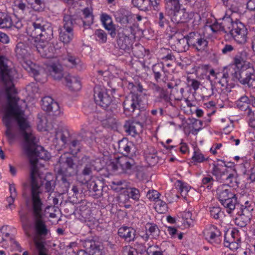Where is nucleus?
<instances>
[{"instance_id":"49530a36","label":"nucleus","mask_w":255,"mask_h":255,"mask_svg":"<svg viewBox=\"0 0 255 255\" xmlns=\"http://www.w3.org/2000/svg\"><path fill=\"white\" fill-rule=\"evenodd\" d=\"M228 168L226 166L214 163L213 164L212 173L219 179H221L224 177L225 171Z\"/></svg>"},{"instance_id":"4c0bfd02","label":"nucleus","mask_w":255,"mask_h":255,"mask_svg":"<svg viewBox=\"0 0 255 255\" xmlns=\"http://www.w3.org/2000/svg\"><path fill=\"white\" fill-rule=\"evenodd\" d=\"M255 204L251 201H247L244 204L239 205L237 203L236 207H240V213L252 216V212L254 209Z\"/></svg>"},{"instance_id":"bf43d9fd","label":"nucleus","mask_w":255,"mask_h":255,"mask_svg":"<svg viewBox=\"0 0 255 255\" xmlns=\"http://www.w3.org/2000/svg\"><path fill=\"white\" fill-rule=\"evenodd\" d=\"M155 205V209L158 213L163 214L167 211V205L164 201L160 199L157 200Z\"/></svg>"},{"instance_id":"9b49d317","label":"nucleus","mask_w":255,"mask_h":255,"mask_svg":"<svg viewBox=\"0 0 255 255\" xmlns=\"http://www.w3.org/2000/svg\"><path fill=\"white\" fill-rule=\"evenodd\" d=\"M34 231L33 242L35 247L38 245H45V237L49 233L45 222L41 217H34Z\"/></svg>"},{"instance_id":"a878e982","label":"nucleus","mask_w":255,"mask_h":255,"mask_svg":"<svg viewBox=\"0 0 255 255\" xmlns=\"http://www.w3.org/2000/svg\"><path fill=\"white\" fill-rule=\"evenodd\" d=\"M81 164H84V167L82 171V174L84 176H90L92 175L93 170H97V166L95 165L96 161L91 159L87 156H84L80 160Z\"/></svg>"},{"instance_id":"2eb2a0df","label":"nucleus","mask_w":255,"mask_h":255,"mask_svg":"<svg viewBox=\"0 0 255 255\" xmlns=\"http://www.w3.org/2000/svg\"><path fill=\"white\" fill-rule=\"evenodd\" d=\"M141 102L139 94H131L127 97L123 103L125 114L131 116L135 111H139Z\"/></svg>"},{"instance_id":"603ef678","label":"nucleus","mask_w":255,"mask_h":255,"mask_svg":"<svg viewBox=\"0 0 255 255\" xmlns=\"http://www.w3.org/2000/svg\"><path fill=\"white\" fill-rule=\"evenodd\" d=\"M12 25V20L10 17L7 14L0 12V27L9 28Z\"/></svg>"},{"instance_id":"7c9ffc66","label":"nucleus","mask_w":255,"mask_h":255,"mask_svg":"<svg viewBox=\"0 0 255 255\" xmlns=\"http://www.w3.org/2000/svg\"><path fill=\"white\" fill-rule=\"evenodd\" d=\"M119 236L128 242L133 241L136 236V231L131 227L124 226L118 230Z\"/></svg>"},{"instance_id":"39448f33","label":"nucleus","mask_w":255,"mask_h":255,"mask_svg":"<svg viewBox=\"0 0 255 255\" xmlns=\"http://www.w3.org/2000/svg\"><path fill=\"white\" fill-rule=\"evenodd\" d=\"M234 80H237L243 85L253 86L255 83V69L253 64H247L242 68L235 69L229 68Z\"/></svg>"},{"instance_id":"13d9d810","label":"nucleus","mask_w":255,"mask_h":255,"mask_svg":"<svg viewBox=\"0 0 255 255\" xmlns=\"http://www.w3.org/2000/svg\"><path fill=\"white\" fill-rule=\"evenodd\" d=\"M156 18L157 23L160 28H163L168 24L169 21L163 12H160L156 16Z\"/></svg>"},{"instance_id":"f704fd0d","label":"nucleus","mask_w":255,"mask_h":255,"mask_svg":"<svg viewBox=\"0 0 255 255\" xmlns=\"http://www.w3.org/2000/svg\"><path fill=\"white\" fill-rule=\"evenodd\" d=\"M2 123L6 128L5 134L9 142H12L15 138V134L12 131V124L10 120L8 119V116L6 117L3 115L2 117Z\"/></svg>"},{"instance_id":"a19ab883","label":"nucleus","mask_w":255,"mask_h":255,"mask_svg":"<svg viewBox=\"0 0 255 255\" xmlns=\"http://www.w3.org/2000/svg\"><path fill=\"white\" fill-rule=\"evenodd\" d=\"M84 18L82 19L83 26L86 28L87 26H90L93 23L94 16L92 11L88 8H85L83 11Z\"/></svg>"},{"instance_id":"f03ea898","label":"nucleus","mask_w":255,"mask_h":255,"mask_svg":"<svg viewBox=\"0 0 255 255\" xmlns=\"http://www.w3.org/2000/svg\"><path fill=\"white\" fill-rule=\"evenodd\" d=\"M5 86V91L6 93L7 104L4 107V116L5 117L8 116V119L12 124V120L14 118L17 122L19 129L22 132L24 143H25V135L28 134V136H35L32 132L26 131V129L29 127L26 120L23 118L24 112L21 110L20 107L18 105L19 98L16 97L15 94L16 93V89L14 87L13 82L10 85Z\"/></svg>"},{"instance_id":"4be33fe9","label":"nucleus","mask_w":255,"mask_h":255,"mask_svg":"<svg viewBox=\"0 0 255 255\" xmlns=\"http://www.w3.org/2000/svg\"><path fill=\"white\" fill-rule=\"evenodd\" d=\"M61 63L66 67L75 68L79 71L86 68V66L79 58L70 54H68L65 58H63Z\"/></svg>"},{"instance_id":"de8ad7c7","label":"nucleus","mask_w":255,"mask_h":255,"mask_svg":"<svg viewBox=\"0 0 255 255\" xmlns=\"http://www.w3.org/2000/svg\"><path fill=\"white\" fill-rule=\"evenodd\" d=\"M27 3L30 5L31 8L35 11H41L45 7L44 0H25Z\"/></svg>"},{"instance_id":"1a4fd4ad","label":"nucleus","mask_w":255,"mask_h":255,"mask_svg":"<svg viewBox=\"0 0 255 255\" xmlns=\"http://www.w3.org/2000/svg\"><path fill=\"white\" fill-rule=\"evenodd\" d=\"M136 163L133 159L124 156L117 158L111 163L110 167L113 171L121 170L120 172L131 174L134 172Z\"/></svg>"},{"instance_id":"8fccbe9b","label":"nucleus","mask_w":255,"mask_h":255,"mask_svg":"<svg viewBox=\"0 0 255 255\" xmlns=\"http://www.w3.org/2000/svg\"><path fill=\"white\" fill-rule=\"evenodd\" d=\"M128 183L125 180H115L111 182V188L113 190L120 192L127 188Z\"/></svg>"},{"instance_id":"bb28decb","label":"nucleus","mask_w":255,"mask_h":255,"mask_svg":"<svg viewBox=\"0 0 255 255\" xmlns=\"http://www.w3.org/2000/svg\"><path fill=\"white\" fill-rule=\"evenodd\" d=\"M124 128L128 134L134 137L142 131V125L140 122L128 121L124 125Z\"/></svg>"},{"instance_id":"680f3d73","label":"nucleus","mask_w":255,"mask_h":255,"mask_svg":"<svg viewBox=\"0 0 255 255\" xmlns=\"http://www.w3.org/2000/svg\"><path fill=\"white\" fill-rule=\"evenodd\" d=\"M95 38L100 43H104L107 41V33L102 29H97L95 32Z\"/></svg>"},{"instance_id":"79ce46f5","label":"nucleus","mask_w":255,"mask_h":255,"mask_svg":"<svg viewBox=\"0 0 255 255\" xmlns=\"http://www.w3.org/2000/svg\"><path fill=\"white\" fill-rule=\"evenodd\" d=\"M127 192L128 197L125 199L126 202V200L128 201L129 198L132 199L135 201H139L140 197V193L137 188L133 187H127Z\"/></svg>"},{"instance_id":"412c9836","label":"nucleus","mask_w":255,"mask_h":255,"mask_svg":"<svg viewBox=\"0 0 255 255\" xmlns=\"http://www.w3.org/2000/svg\"><path fill=\"white\" fill-rule=\"evenodd\" d=\"M37 180L39 187L44 183V188L46 192L52 193L55 186L54 177L50 173L47 174L44 178L39 173V176H37Z\"/></svg>"},{"instance_id":"0eeeda50","label":"nucleus","mask_w":255,"mask_h":255,"mask_svg":"<svg viewBox=\"0 0 255 255\" xmlns=\"http://www.w3.org/2000/svg\"><path fill=\"white\" fill-rule=\"evenodd\" d=\"M33 170H34L33 169ZM31 179V196L32 202V213L34 217H41L43 208V203L39 196L41 193L39 185L38 184L37 178H35L34 171H32Z\"/></svg>"},{"instance_id":"58836bf2","label":"nucleus","mask_w":255,"mask_h":255,"mask_svg":"<svg viewBox=\"0 0 255 255\" xmlns=\"http://www.w3.org/2000/svg\"><path fill=\"white\" fill-rule=\"evenodd\" d=\"M89 247L87 248V250L90 255H104L103 253V247L99 244L96 243L95 242H90L88 243Z\"/></svg>"},{"instance_id":"c03bdc74","label":"nucleus","mask_w":255,"mask_h":255,"mask_svg":"<svg viewBox=\"0 0 255 255\" xmlns=\"http://www.w3.org/2000/svg\"><path fill=\"white\" fill-rule=\"evenodd\" d=\"M125 25H122L123 27L119 29L118 35L127 36L129 37L131 35H134L135 32L134 29L133 27V23Z\"/></svg>"},{"instance_id":"f257e3e1","label":"nucleus","mask_w":255,"mask_h":255,"mask_svg":"<svg viewBox=\"0 0 255 255\" xmlns=\"http://www.w3.org/2000/svg\"><path fill=\"white\" fill-rule=\"evenodd\" d=\"M31 36L39 40L36 44L37 52L42 57L47 58L53 56L54 47L49 45L48 41L53 37L51 24L43 17L37 18L29 27Z\"/></svg>"},{"instance_id":"338daca9","label":"nucleus","mask_w":255,"mask_h":255,"mask_svg":"<svg viewBox=\"0 0 255 255\" xmlns=\"http://www.w3.org/2000/svg\"><path fill=\"white\" fill-rule=\"evenodd\" d=\"M187 83L188 87L192 88L195 91L199 89L200 85L199 81L194 79H191L189 77L187 78Z\"/></svg>"},{"instance_id":"6e6d98bb","label":"nucleus","mask_w":255,"mask_h":255,"mask_svg":"<svg viewBox=\"0 0 255 255\" xmlns=\"http://www.w3.org/2000/svg\"><path fill=\"white\" fill-rule=\"evenodd\" d=\"M7 226H3L0 228V243L11 240V237L10 234L7 232Z\"/></svg>"},{"instance_id":"ddd939ff","label":"nucleus","mask_w":255,"mask_h":255,"mask_svg":"<svg viewBox=\"0 0 255 255\" xmlns=\"http://www.w3.org/2000/svg\"><path fill=\"white\" fill-rule=\"evenodd\" d=\"M60 167L58 172L65 175L72 176L77 172L76 165L72 157L65 153L62 155L59 160Z\"/></svg>"},{"instance_id":"3c124183","label":"nucleus","mask_w":255,"mask_h":255,"mask_svg":"<svg viewBox=\"0 0 255 255\" xmlns=\"http://www.w3.org/2000/svg\"><path fill=\"white\" fill-rule=\"evenodd\" d=\"M128 87L130 90V95L138 94L137 92L142 93L145 90L142 85L137 82L135 83L129 82Z\"/></svg>"},{"instance_id":"423d86ee","label":"nucleus","mask_w":255,"mask_h":255,"mask_svg":"<svg viewBox=\"0 0 255 255\" xmlns=\"http://www.w3.org/2000/svg\"><path fill=\"white\" fill-rule=\"evenodd\" d=\"M0 41L3 43H8V36L0 32ZM0 81L6 86L12 84L13 81V71L7 64V59L3 56H0Z\"/></svg>"},{"instance_id":"20e7f679","label":"nucleus","mask_w":255,"mask_h":255,"mask_svg":"<svg viewBox=\"0 0 255 255\" xmlns=\"http://www.w3.org/2000/svg\"><path fill=\"white\" fill-rule=\"evenodd\" d=\"M217 198L221 204L226 208L229 214L233 213L235 210L237 203V197L232 192L231 188L223 184L219 186L217 189Z\"/></svg>"},{"instance_id":"c9c22d12","label":"nucleus","mask_w":255,"mask_h":255,"mask_svg":"<svg viewBox=\"0 0 255 255\" xmlns=\"http://www.w3.org/2000/svg\"><path fill=\"white\" fill-rule=\"evenodd\" d=\"M231 73L229 68H224L222 72H219L216 76L218 83L222 87L227 88L228 86V79Z\"/></svg>"},{"instance_id":"473e14b6","label":"nucleus","mask_w":255,"mask_h":255,"mask_svg":"<svg viewBox=\"0 0 255 255\" xmlns=\"http://www.w3.org/2000/svg\"><path fill=\"white\" fill-rule=\"evenodd\" d=\"M50 75L56 80H60L64 76L61 64L53 63L48 66Z\"/></svg>"},{"instance_id":"864d4df0","label":"nucleus","mask_w":255,"mask_h":255,"mask_svg":"<svg viewBox=\"0 0 255 255\" xmlns=\"http://www.w3.org/2000/svg\"><path fill=\"white\" fill-rule=\"evenodd\" d=\"M145 228L146 232L152 238H156L159 236L160 231L156 225L153 223H148L146 224Z\"/></svg>"},{"instance_id":"6ab92c4d","label":"nucleus","mask_w":255,"mask_h":255,"mask_svg":"<svg viewBox=\"0 0 255 255\" xmlns=\"http://www.w3.org/2000/svg\"><path fill=\"white\" fill-rule=\"evenodd\" d=\"M41 108L44 111H47L53 116H58L60 113L58 104L49 96L42 99Z\"/></svg>"},{"instance_id":"5fc2aeb1","label":"nucleus","mask_w":255,"mask_h":255,"mask_svg":"<svg viewBox=\"0 0 255 255\" xmlns=\"http://www.w3.org/2000/svg\"><path fill=\"white\" fill-rule=\"evenodd\" d=\"M152 71L154 74L156 72H163V75H164L162 79L163 82H165L167 80V73L168 71L165 69L164 65L162 63H159L154 65L152 67Z\"/></svg>"},{"instance_id":"37998d69","label":"nucleus","mask_w":255,"mask_h":255,"mask_svg":"<svg viewBox=\"0 0 255 255\" xmlns=\"http://www.w3.org/2000/svg\"><path fill=\"white\" fill-rule=\"evenodd\" d=\"M125 25H122L123 27L119 29L118 35L127 36L129 37L131 35H134L135 32L134 29L133 27V23Z\"/></svg>"},{"instance_id":"ea45409f","label":"nucleus","mask_w":255,"mask_h":255,"mask_svg":"<svg viewBox=\"0 0 255 255\" xmlns=\"http://www.w3.org/2000/svg\"><path fill=\"white\" fill-rule=\"evenodd\" d=\"M238 216L236 217V224L241 227H245L250 222L252 218V216H249L237 212Z\"/></svg>"},{"instance_id":"dca6fc26","label":"nucleus","mask_w":255,"mask_h":255,"mask_svg":"<svg viewBox=\"0 0 255 255\" xmlns=\"http://www.w3.org/2000/svg\"><path fill=\"white\" fill-rule=\"evenodd\" d=\"M206 240L214 246L220 244L221 242V233L218 228L213 225L207 227L204 231Z\"/></svg>"},{"instance_id":"c756f323","label":"nucleus","mask_w":255,"mask_h":255,"mask_svg":"<svg viewBox=\"0 0 255 255\" xmlns=\"http://www.w3.org/2000/svg\"><path fill=\"white\" fill-rule=\"evenodd\" d=\"M64 79L66 86L71 91H77L81 89V83L78 77L68 74L65 76Z\"/></svg>"},{"instance_id":"69168bd1","label":"nucleus","mask_w":255,"mask_h":255,"mask_svg":"<svg viewBox=\"0 0 255 255\" xmlns=\"http://www.w3.org/2000/svg\"><path fill=\"white\" fill-rule=\"evenodd\" d=\"M156 89L157 91H161L160 96H159L160 98L161 99L163 100V101L165 103H169L171 106H173L172 103L171 102V99H170V97L168 95L167 92L163 90V89H161L158 86H157L156 87Z\"/></svg>"},{"instance_id":"2f4dec72","label":"nucleus","mask_w":255,"mask_h":255,"mask_svg":"<svg viewBox=\"0 0 255 255\" xmlns=\"http://www.w3.org/2000/svg\"><path fill=\"white\" fill-rule=\"evenodd\" d=\"M101 19L105 28L109 31V34L112 38H114L116 35V32L111 17L106 13H103L101 15Z\"/></svg>"},{"instance_id":"393cba45","label":"nucleus","mask_w":255,"mask_h":255,"mask_svg":"<svg viewBox=\"0 0 255 255\" xmlns=\"http://www.w3.org/2000/svg\"><path fill=\"white\" fill-rule=\"evenodd\" d=\"M249 56V53L246 50L239 51L235 55L233 58V63L236 69L242 68L248 64H253L248 61Z\"/></svg>"},{"instance_id":"5701e85b","label":"nucleus","mask_w":255,"mask_h":255,"mask_svg":"<svg viewBox=\"0 0 255 255\" xmlns=\"http://www.w3.org/2000/svg\"><path fill=\"white\" fill-rule=\"evenodd\" d=\"M75 212L85 221H90L91 211L90 203L86 201H81L77 205Z\"/></svg>"},{"instance_id":"6e6552de","label":"nucleus","mask_w":255,"mask_h":255,"mask_svg":"<svg viewBox=\"0 0 255 255\" xmlns=\"http://www.w3.org/2000/svg\"><path fill=\"white\" fill-rule=\"evenodd\" d=\"M94 97L96 103L106 110L113 112L117 107V105L112 102V98L104 88L96 87Z\"/></svg>"},{"instance_id":"cd10ccee","label":"nucleus","mask_w":255,"mask_h":255,"mask_svg":"<svg viewBox=\"0 0 255 255\" xmlns=\"http://www.w3.org/2000/svg\"><path fill=\"white\" fill-rule=\"evenodd\" d=\"M134 146L132 142L129 141L127 138H123L118 142V151L124 156L134 152Z\"/></svg>"},{"instance_id":"9d476101","label":"nucleus","mask_w":255,"mask_h":255,"mask_svg":"<svg viewBox=\"0 0 255 255\" xmlns=\"http://www.w3.org/2000/svg\"><path fill=\"white\" fill-rule=\"evenodd\" d=\"M63 21V26L59 28V38L64 43H68L73 37V28L75 21L72 15L65 14Z\"/></svg>"},{"instance_id":"f3484780","label":"nucleus","mask_w":255,"mask_h":255,"mask_svg":"<svg viewBox=\"0 0 255 255\" xmlns=\"http://www.w3.org/2000/svg\"><path fill=\"white\" fill-rule=\"evenodd\" d=\"M247 29L241 22L235 23V27L230 34L239 44H244L247 41Z\"/></svg>"},{"instance_id":"f8f14e48","label":"nucleus","mask_w":255,"mask_h":255,"mask_svg":"<svg viewBox=\"0 0 255 255\" xmlns=\"http://www.w3.org/2000/svg\"><path fill=\"white\" fill-rule=\"evenodd\" d=\"M186 37L189 47L198 51L202 52L205 50L208 46V42L205 36L198 32H191L186 35Z\"/></svg>"},{"instance_id":"052dcab7","label":"nucleus","mask_w":255,"mask_h":255,"mask_svg":"<svg viewBox=\"0 0 255 255\" xmlns=\"http://www.w3.org/2000/svg\"><path fill=\"white\" fill-rule=\"evenodd\" d=\"M192 159L194 162L201 163L207 160L208 158L205 157L200 151L195 150L194 152Z\"/></svg>"},{"instance_id":"774afa93","label":"nucleus","mask_w":255,"mask_h":255,"mask_svg":"<svg viewBox=\"0 0 255 255\" xmlns=\"http://www.w3.org/2000/svg\"><path fill=\"white\" fill-rule=\"evenodd\" d=\"M221 209L219 207H212L210 208L211 216L215 219H219L221 216Z\"/></svg>"},{"instance_id":"72a5a7b5","label":"nucleus","mask_w":255,"mask_h":255,"mask_svg":"<svg viewBox=\"0 0 255 255\" xmlns=\"http://www.w3.org/2000/svg\"><path fill=\"white\" fill-rule=\"evenodd\" d=\"M221 179L225 180L228 184H230V187L231 186H234L238 183L237 172L235 170L228 168L225 171L224 177Z\"/></svg>"},{"instance_id":"7ed1b4c3","label":"nucleus","mask_w":255,"mask_h":255,"mask_svg":"<svg viewBox=\"0 0 255 255\" xmlns=\"http://www.w3.org/2000/svg\"><path fill=\"white\" fill-rule=\"evenodd\" d=\"M23 148L25 153L29 158L30 167V178L31 174L34 170V175L35 178L39 176V172L37 166L38 159L47 160L49 159L50 156L49 153L45 150L44 148L37 144V140L35 136H28L25 135V143H24Z\"/></svg>"},{"instance_id":"c85d7f7f","label":"nucleus","mask_w":255,"mask_h":255,"mask_svg":"<svg viewBox=\"0 0 255 255\" xmlns=\"http://www.w3.org/2000/svg\"><path fill=\"white\" fill-rule=\"evenodd\" d=\"M70 134L66 128H59L55 130L54 139L56 142L61 141L62 145H65L70 141Z\"/></svg>"},{"instance_id":"0e129e2a","label":"nucleus","mask_w":255,"mask_h":255,"mask_svg":"<svg viewBox=\"0 0 255 255\" xmlns=\"http://www.w3.org/2000/svg\"><path fill=\"white\" fill-rule=\"evenodd\" d=\"M240 243L241 242H236L235 239L234 241H228L227 237L225 236L224 246L231 250L234 251L239 249L240 247Z\"/></svg>"},{"instance_id":"aec40b11","label":"nucleus","mask_w":255,"mask_h":255,"mask_svg":"<svg viewBox=\"0 0 255 255\" xmlns=\"http://www.w3.org/2000/svg\"><path fill=\"white\" fill-rule=\"evenodd\" d=\"M171 48L178 53L185 52L189 49V45L186 36L181 38L173 37L169 41Z\"/></svg>"},{"instance_id":"4d7b16f0","label":"nucleus","mask_w":255,"mask_h":255,"mask_svg":"<svg viewBox=\"0 0 255 255\" xmlns=\"http://www.w3.org/2000/svg\"><path fill=\"white\" fill-rule=\"evenodd\" d=\"M30 63L31 64L28 65V67L26 68L27 70L28 71V72L33 74V77L36 81L40 82H44L43 81H41L40 78H39L40 75L39 71L36 69V66L34 64H33L32 62Z\"/></svg>"},{"instance_id":"a18cd8bd","label":"nucleus","mask_w":255,"mask_h":255,"mask_svg":"<svg viewBox=\"0 0 255 255\" xmlns=\"http://www.w3.org/2000/svg\"><path fill=\"white\" fill-rule=\"evenodd\" d=\"M69 146L70 153L73 155H76L81 150V141L77 139L71 140L67 143Z\"/></svg>"},{"instance_id":"4468645a","label":"nucleus","mask_w":255,"mask_h":255,"mask_svg":"<svg viewBox=\"0 0 255 255\" xmlns=\"http://www.w3.org/2000/svg\"><path fill=\"white\" fill-rule=\"evenodd\" d=\"M230 16L227 14L222 19L214 22L210 25L211 30L214 33L223 31L224 33H231L235 27V23Z\"/></svg>"},{"instance_id":"b1692460","label":"nucleus","mask_w":255,"mask_h":255,"mask_svg":"<svg viewBox=\"0 0 255 255\" xmlns=\"http://www.w3.org/2000/svg\"><path fill=\"white\" fill-rule=\"evenodd\" d=\"M87 186L90 192H93V196L99 198L102 195L103 183L99 179H91L88 181H85Z\"/></svg>"},{"instance_id":"09e8293b","label":"nucleus","mask_w":255,"mask_h":255,"mask_svg":"<svg viewBox=\"0 0 255 255\" xmlns=\"http://www.w3.org/2000/svg\"><path fill=\"white\" fill-rule=\"evenodd\" d=\"M15 51L16 56L18 58L24 59L28 55L26 46L23 42L17 43Z\"/></svg>"},{"instance_id":"e433bc0d","label":"nucleus","mask_w":255,"mask_h":255,"mask_svg":"<svg viewBox=\"0 0 255 255\" xmlns=\"http://www.w3.org/2000/svg\"><path fill=\"white\" fill-rule=\"evenodd\" d=\"M117 43L121 49L128 51L131 47L132 43L130 37L127 36L118 35Z\"/></svg>"},{"instance_id":"e2e57ef3","label":"nucleus","mask_w":255,"mask_h":255,"mask_svg":"<svg viewBox=\"0 0 255 255\" xmlns=\"http://www.w3.org/2000/svg\"><path fill=\"white\" fill-rule=\"evenodd\" d=\"M144 170L145 169L143 166L136 164L134 172H136V177L139 180H143L146 179V176Z\"/></svg>"},{"instance_id":"a211bd4d","label":"nucleus","mask_w":255,"mask_h":255,"mask_svg":"<svg viewBox=\"0 0 255 255\" xmlns=\"http://www.w3.org/2000/svg\"><path fill=\"white\" fill-rule=\"evenodd\" d=\"M116 21L122 25L134 23L135 17L130 11L124 8H120L115 14Z\"/></svg>"}]
</instances>
